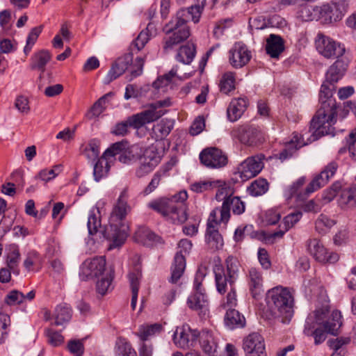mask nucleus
Returning <instances> with one entry per match:
<instances>
[{"label": "nucleus", "instance_id": "21", "mask_svg": "<svg viewBox=\"0 0 356 356\" xmlns=\"http://www.w3.org/2000/svg\"><path fill=\"white\" fill-rule=\"evenodd\" d=\"M234 131L237 133L236 136L241 143L244 145L253 146L262 142L261 133L256 127L245 126Z\"/></svg>", "mask_w": 356, "mask_h": 356}, {"label": "nucleus", "instance_id": "55", "mask_svg": "<svg viewBox=\"0 0 356 356\" xmlns=\"http://www.w3.org/2000/svg\"><path fill=\"white\" fill-rule=\"evenodd\" d=\"M100 142L97 139H92L83 149V154L90 161L96 160L99 155Z\"/></svg>", "mask_w": 356, "mask_h": 356}, {"label": "nucleus", "instance_id": "47", "mask_svg": "<svg viewBox=\"0 0 356 356\" xmlns=\"http://www.w3.org/2000/svg\"><path fill=\"white\" fill-rule=\"evenodd\" d=\"M162 330V326L159 323L152 325H141L137 332V336L143 341H146L149 337L159 333Z\"/></svg>", "mask_w": 356, "mask_h": 356}, {"label": "nucleus", "instance_id": "35", "mask_svg": "<svg viewBox=\"0 0 356 356\" xmlns=\"http://www.w3.org/2000/svg\"><path fill=\"white\" fill-rule=\"evenodd\" d=\"M245 323V318L237 310L228 309L225 316V323L230 329L243 327Z\"/></svg>", "mask_w": 356, "mask_h": 356}, {"label": "nucleus", "instance_id": "41", "mask_svg": "<svg viewBox=\"0 0 356 356\" xmlns=\"http://www.w3.org/2000/svg\"><path fill=\"white\" fill-rule=\"evenodd\" d=\"M153 25L149 24L147 28L139 33L136 40L131 43V49L134 52L140 51L147 44L150 38V30L152 29Z\"/></svg>", "mask_w": 356, "mask_h": 356}, {"label": "nucleus", "instance_id": "52", "mask_svg": "<svg viewBox=\"0 0 356 356\" xmlns=\"http://www.w3.org/2000/svg\"><path fill=\"white\" fill-rule=\"evenodd\" d=\"M63 166L60 164L55 165L51 169H42L35 176V179H39L45 183L52 180L57 177L62 171Z\"/></svg>", "mask_w": 356, "mask_h": 356}, {"label": "nucleus", "instance_id": "11", "mask_svg": "<svg viewBox=\"0 0 356 356\" xmlns=\"http://www.w3.org/2000/svg\"><path fill=\"white\" fill-rule=\"evenodd\" d=\"M200 332L191 329L189 325H184L178 327L174 334L173 341L175 344L180 348H188L193 346L199 337Z\"/></svg>", "mask_w": 356, "mask_h": 356}, {"label": "nucleus", "instance_id": "60", "mask_svg": "<svg viewBox=\"0 0 356 356\" xmlns=\"http://www.w3.org/2000/svg\"><path fill=\"white\" fill-rule=\"evenodd\" d=\"M350 342L349 337H338L335 339H329L327 342L328 346L333 351L345 352L346 346Z\"/></svg>", "mask_w": 356, "mask_h": 356}, {"label": "nucleus", "instance_id": "5", "mask_svg": "<svg viewBox=\"0 0 356 356\" xmlns=\"http://www.w3.org/2000/svg\"><path fill=\"white\" fill-rule=\"evenodd\" d=\"M317 51L325 58L334 59L341 57L345 53V47L332 38L319 33L315 39Z\"/></svg>", "mask_w": 356, "mask_h": 356}, {"label": "nucleus", "instance_id": "37", "mask_svg": "<svg viewBox=\"0 0 356 356\" xmlns=\"http://www.w3.org/2000/svg\"><path fill=\"white\" fill-rule=\"evenodd\" d=\"M51 58V54L47 50H41L34 54L32 58L31 68L38 70L42 72L45 70V66Z\"/></svg>", "mask_w": 356, "mask_h": 356}, {"label": "nucleus", "instance_id": "57", "mask_svg": "<svg viewBox=\"0 0 356 356\" xmlns=\"http://www.w3.org/2000/svg\"><path fill=\"white\" fill-rule=\"evenodd\" d=\"M100 277H102L101 279L97 281L96 284L97 291L101 295H105L111 289L113 276L111 272H106Z\"/></svg>", "mask_w": 356, "mask_h": 356}, {"label": "nucleus", "instance_id": "38", "mask_svg": "<svg viewBox=\"0 0 356 356\" xmlns=\"http://www.w3.org/2000/svg\"><path fill=\"white\" fill-rule=\"evenodd\" d=\"M306 143L302 140V136L297 133L293 134V138L289 142L287 149H284L280 154V159H286L289 156H291L293 152L305 145Z\"/></svg>", "mask_w": 356, "mask_h": 356}, {"label": "nucleus", "instance_id": "54", "mask_svg": "<svg viewBox=\"0 0 356 356\" xmlns=\"http://www.w3.org/2000/svg\"><path fill=\"white\" fill-rule=\"evenodd\" d=\"M248 190L252 196L262 195L268 190V183L264 179H258L251 184Z\"/></svg>", "mask_w": 356, "mask_h": 356}, {"label": "nucleus", "instance_id": "43", "mask_svg": "<svg viewBox=\"0 0 356 356\" xmlns=\"http://www.w3.org/2000/svg\"><path fill=\"white\" fill-rule=\"evenodd\" d=\"M195 55V47L192 43H188L180 47L177 55V59L184 64L192 62Z\"/></svg>", "mask_w": 356, "mask_h": 356}, {"label": "nucleus", "instance_id": "56", "mask_svg": "<svg viewBox=\"0 0 356 356\" xmlns=\"http://www.w3.org/2000/svg\"><path fill=\"white\" fill-rule=\"evenodd\" d=\"M214 273L217 291L220 293H225L227 283H229L228 275L224 273L220 267H216L214 270Z\"/></svg>", "mask_w": 356, "mask_h": 356}, {"label": "nucleus", "instance_id": "25", "mask_svg": "<svg viewBox=\"0 0 356 356\" xmlns=\"http://www.w3.org/2000/svg\"><path fill=\"white\" fill-rule=\"evenodd\" d=\"M248 286L251 295L257 298L264 293L263 277L261 273L255 268H251L248 273Z\"/></svg>", "mask_w": 356, "mask_h": 356}, {"label": "nucleus", "instance_id": "58", "mask_svg": "<svg viewBox=\"0 0 356 356\" xmlns=\"http://www.w3.org/2000/svg\"><path fill=\"white\" fill-rule=\"evenodd\" d=\"M168 169L162 168L158 170L153 176L152 180L144 190V193L148 195L153 192L159 185L162 178L168 176Z\"/></svg>", "mask_w": 356, "mask_h": 356}, {"label": "nucleus", "instance_id": "1", "mask_svg": "<svg viewBox=\"0 0 356 356\" xmlns=\"http://www.w3.org/2000/svg\"><path fill=\"white\" fill-rule=\"evenodd\" d=\"M197 4L188 8L179 10L176 17L165 25L164 31L166 34H172L164 39L163 50L168 52L179 43L186 40L190 35V30L187 22L191 19L197 23L201 17L202 11L206 0H196Z\"/></svg>", "mask_w": 356, "mask_h": 356}, {"label": "nucleus", "instance_id": "27", "mask_svg": "<svg viewBox=\"0 0 356 356\" xmlns=\"http://www.w3.org/2000/svg\"><path fill=\"white\" fill-rule=\"evenodd\" d=\"M266 53L272 58H278L284 50L283 39L277 35L270 34L266 39Z\"/></svg>", "mask_w": 356, "mask_h": 356}, {"label": "nucleus", "instance_id": "44", "mask_svg": "<svg viewBox=\"0 0 356 356\" xmlns=\"http://www.w3.org/2000/svg\"><path fill=\"white\" fill-rule=\"evenodd\" d=\"M342 325L341 314L339 311H333L331 318L323 323V327L325 330L332 334H336Z\"/></svg>", "mask_w": 356, "mask_h": 356}, {"label": "nucleus", "instance_id": "28", "mask_svg": "<svg viewBox=\"0 0 356 356\" xmlns=\"http://www.w3.org/2000/svg\"><path fill=\"white\" fill-rule=\"evenodd\" d=\"M248 105L245 98L233 99L227 108V118L231 122L236 121L243 113Z\"/></svg>", "mask_w": 356, "mask_h": 356}, {"label": "nucleus", "instance_id": "62", "mask_svg": "<svg viewBox=\"0 0 356 356\" xmlns=\"http://www.w3.org/2000/svg\"><path fill=\"white\" fill-rule=\"evenodd\" d=\"M341 185L339 182L334 183L329 188L322 194V200L325 203H328L334 200L338 192L341 190Z\"/></svg>", "mask_w": 356, "mask_h": 356}, {"label": "nucleus", "instance_id": "22", "mask_svg": "<svg viewBox=\"0 0 356 356\" xmlns=\"http://www.w3.org/2000/svg\"><path fill=\"white\" fill-rule=\"evenodd\" d=\"M160 114L150 111L148 107L144 111L128 118L129 127L139 129L147 124L153 122L159 118Z\"/></svg>", "mask_w": 356, "mask_h": 356}, {"label": "nucleus", "instance_id": "34", "mask_svg": "<svg viewBox=\"0 0 356 356\" xmlns=\"http://www.w3.org/2000/svg\"><path fill=\"white\" fill-rule=\"evenodd\" d=\"M302 217V213L300 211L292 213L288 216H286L282 223L280 225V227H282V229L277 232H275L273 233L270 236L272 238H282L284 233L288 231L290 228L294 226V225L298 222Z\"/></svg>", "mask_w": 356, "mask_h": 356}, {"label": "nucleus", "instance_id": "13", "mask_svg": "<svg viewBox=\"0 0 356 356\" xmlns=\"http://www.w3.org/2000/svg\"><path fill=\"white\" fill-rule=\"evenodd\" d=\"M194 286L195 292L188 298L187 305L191 309L205 314L209 310V301L197 276L195 277Z\"/></svg>", "mask_w": 356, "mask_h": 356}, {"label": "nucleus", "instance_id": "14", "mask_svg": "<svg viewBox=\"0 0 356 356\" xmlns=\"http://www.w3.org/2000/svg\"><path fill=\"white\" fill-rule=\"evenodd\" d=\"M339 165L337 161H332L330 162L319 175L316 176L313 180L307 186V191L303 194L305 196L307 194H311L315 191L319 189L321 187L325 185L330 178H332L336 173Z\"/></svg>", "mask_w": 356, "mask_h": 356}, {"label": "nucleus", "instance_id": "32", "mask_svg": "<svg viewBox=\"0 0 356 356\" xmlns=\"http://www.w3.org/2000/svg\"><path fill=\"white\" fill-rule=\"evenodd\" d=\"M346 67L347 63L343 60L337 58L328 69L325 80L334 84L343 76Z\"/></svg>", "mask_w": 356, "mask_h": 356}, {"label": "nucleus", "instance_id": "18", "mask_svg": "<svg viewBox=\"0 0 356 356\" xmlns=\"http://www.w3.org/2000/svg\"><path fill=\"white\" fill-rule=\"evenodd\" d=\"M229 63L235 68H241L250 60L252 55L247 47L241 43H236L229 51Z\"/></svg>", "mask_w": 356, "mask_h": 356}, {"label": "nucleus", "instance_id": "31", "mask_svg": "<svg viewBox=\"0 0 356 356\" xmlns=\"http://www.w3.org/2000/svg\"><path fill=\"white\" fill-rule=\"evenodd\" d=\"M305 183V178L300 177L296 181L293 183L291 186L286 188L284 191V195L287 199L293 197H296L297 202H302L307 197L309 194L305 196L303 194L306 192L307 188L305 191H302L300 189Z\"/></svg>", "mask_w": 356, "mask_h": 356}, {"label": "nucleus", "instance_id": "59", "mask_svg": "<svg viewBox=\"0 0 356 356\" xmlns=\"http://www.w3.org/2000/svg\"><path fill=\"white\" fill-rule=\"evenodd\" d=\"M42 30V26H39L33 28L27 37L26 39V43L24 48V52L25 54H29V52L31 51L33 45L35 44V42L37 41L40 34L41 33Z\"/></svg>", "mask_w": 356, "mask_h": 356}, {"label": "nucleus", "instance_id": "16", "mask_svg": "<svg viewBox=\"0 0 356 356\" xmlns=\"http://www.w3.org/2000/svg\"><path fill=\"white\" fill-rule=\"evenodd\" d=\"M200 159L204 165L211 168H219L227 163V157L220 149L215 147L207 148L202 151Z\"/></svg>", "mask_w": 356, "mask_h": 356}, {"label": "nucleus", "instance_id": "2", "mask_svg": "<svg viewBox=\"0 0 356 356\" xmlns=\"http://www.w3.org/2000/svg\"><path fill=\"white\" fill-rule=\"evenodd\" d=\"M334 84L326 80L321 86L320 101L321 106L311 122L310 130L316 137H321L331 132L332 125L336 122L335 103L332 99Z\"/></svg>", "mask_w": 356, "mask_h": 356}, {"label": "nucleus", "instance_id": "30", "mask_svg": "<svg viewBox=\"0 0 356 356\" xmlns=\"http://www.w3.org/2000/svg\"><path fill=\"white\" fill-rule=\"evenodd\" d=\"M325 316V312L323 310H316L314 313L309 315L306 319L304 332L305 334L310 336L320 327L322 324L323 319Z\"/></svg>", "mask_w": 356, "mask_h": 356}, {"label": "nucleus", "instance_id": "8", "mask_svg": "<svg viewBox=\"0 0 356 356\" xmlns=\"http://www.w3.org/2000/svg\"><path fill=\"white\" fill-rule=\"evenodd\" d=\"M178 247L179 250L175 254L174 262L171 267L170 282L172 283H176L182 276L186 268L185 254L191 250L192 243L188 239H181L178 244Z\"/></svg>", "mask_w": 356, "mask_h": 356}, {"label": "nucleus", "instance_id": "10", "mask_svg": "<svg viewBox=\"0 0 356 356\" xmlns=\"http://www.w3.org/2000/svg\"><path fill=\"white\" fill-rule=\"evenodd\" d=\"M262 156L249 157L237 167L236 174L245 181L257 176L264 168Z\"/></svg>", "mask_w": 356, "mask_h": 356}, {"label": "nucleus", "instance_id": "29", "mask_svg": "<svg viewBox=\"0 0 356 356\" xmlns=\"http://www.w3.org/2000/svg\"><path fill=\"white\" fill-rule=\"evenodd\" d=\"M173 127V120L163 119L153 126L152 136L156 140H163L170 134Z\"/></svg>", "mask_w": 356, "mask_h": 356}, {"label": "nucleus", "instance_id": "42", "mask_svg": "<svg viewBox=\"0 0 356 356\" xmlns=\"http://www.w3.org/2000/svg\"><path fill=\"white\" fill-rule=\"evenodd\" d=\"M220 91L225 95H229L235 89V75L232 72L224 73L219 83Z\"/></svg>", "mask_w": 356, "mask_h": 356}, {"label": "nucleus", "instance_id": "53", "mask_svg": "<svg viewBox=\"0 0 356 356\" xmlns=\"http://www.w3.org/2000/svg\"><path fill=\"white\" fill-rule=\"evenodd\" d=\"M140 279V271H137L136 273L131 274L129 275V282L131 289V306L133 310L136 309L138 293L139 289V280Z\"/></svg>", "mask_w": 356, "mask_h": 356}, {"label": "nucleus", "instance_id": "45", "mask_svg": "<svg viewBox=\"0 0 356 356\" xmlns=\"http://www.w3.org/2000/svg\"><path fill=\"white\" fill-rule=\"evenodd\" d=\"M113 95V93L111 92H108L101 97L97 101H96L88 113V118L92 119L93 118L99 116L106 108V103L108 97H112Z\"/></svg>", "mask_w": 356, "mask_h": 356}, {"label": "nucleus", "instance_id": "6", "mask_svg": "<svg viewBox=\"0 0 356 356\" xmlns=\"http://www.w3.org/2000/svg\"><path fill=\"white\" fill-rule=\"evenodd\" d=\"M106 273V260L104 257L86 259L80 266L79 277L81 280L99 278Z\"/></svg>", "mask_w": 356, "mask_h": 356}, {"label": "nucleus", "instance_id": "3", "mask_svg": "<svg viewBox=\"0 0 356 356\" xmlns=\"http://www.w3.org/2000/svg\"><path fill=\"white\" fill-rule=\"evenodd\" d=\"M128 199V189L125 188L120 193L110 214V231L106 232V239L111 241L110 249L120 247L127 239L129 226L126 218L131 211Z\"/></svg>", "mask_w": 356, "mask_h": 356}, {"label": "nucleus", "instance_id": "24", "mask_svg": "<svg viewBox=\"0 0 356 356\" xmlns=\"http://www.w3.org/2000/svg\"><path fill=\"white\" fill-rule=\"evenodd\" d=\"M200 343L203 351L209 356H220V351L212 333L207 330L200 332Z\"/></svg>", "mask_w": 356, "mask_h": 356}, {"label": "nucleus", "instance_id": "19", "mask_svg": "<svg viewBox=\"0 0 356 356\" xmlns=\"http://www.w3.org/2000/svg\"><path fill=\"white\" fill-rule=\"evenodd\" d=\"M133 61V54H127L122 57L118 58L112 65L111 68L108 71L104 83H110L122 75Z\"/></svg>", "mask_w": 356, "mask_h": 356}, {"label": "nucleus", "instance_id": "12", "mask_svg": "<svg viewBox=\"0 0 356 356\" xmlns=\"http://www.w3.org/2000/svg\"><path fill=\"white\" fill-rule=\"evenodd\" d=\"M307 248L309 254L318 262L335 263L339 259L336 253L329 254L327 249L318 238L309 239L307 242Z\"/></svg>", "mask_w": 356, "mask_h": 356}, {"label": "nucleus", "instance_id": "20", "mask_svg": "<svg viewBox=\"0 0 356 356\" xmlns=\"http://www.w3.org/2000/svg\"><path fill=\"white\" fill-rule=\"evenodd\" d=\"M140 159V165L136 171V175L139 178L150 173L160 162L159 156L149 149H147Z\"/></svg>", "mask_w": 356, "mask_h": 356}, {"label": "nucleus", "instance_id": "48", "mask_svg": "<svg viewBox=\"0 0 356 356\" xmlns=\"http://www.w3.org/2000/svg\"><path fill=\"white\" fill-rule=\"evenodd\" d=\"M227 275L229 286L233 285L238 277L239 263L236 258L229 256L226 259Z\"/></svg>", "mask_w": 356, "mask_h": 356}, {"label": "nucleus", "instance_id": "46", "mask_svg": "<svg viewBox=\"0 0 356 356\" xmlns=\"http://www.w3.org/2000/svg\"><path fill=\"white\" fill-rule=\"evenodd\" d=\"M20 259V253L18 248L16 245H11L10 252L7 254L6 264L8 268L11 270L13 273L19 274L17 266Z\"/></svg>", "mask_w": 356, "mask_h": 356}, {"label": "nucleus", "instance_id": "15", "mask_svg": "<svg viewBox=\"0 0 356 356\" xmlns=\"http://www.w3.org/2000/svg\"><path fill=\"white\" fill-rule=\"evenodd\" d=\"M243 348L246 356H267L264 339L257 332L251 333L244 338Z\"/></svg>", "mask_w": 356, "mask_h": 356}, {"label": "nucleus", "instance_id": "63", "mask_svg": "<svg viewBox=\"0 0 356 356\" xmlns=\"http://www.w3.org/2000/svg\"><path fill=\"white\" fill-rule=\"evenodd\" d=\"M334 225V221L324 215H321L315 223L316 229L319 232H324L325 228H330Z\"/></svg>", "mask_w": 356, "mask_h": 356}, {"label": "nucleus", "instance_id": "51", "mask_svg": "<svg viewBox=\"0 0 356 356\" xmlns=\"http://www.w3.org/2000/svg\"><path fill=\"white\" fill-rule=\"evenodd\" d=\"M222 186V181H204L195 182L191 185V189L195 193H202Z\"/></svg>", "mask_w": 356, "mask_h": 356}, {"label": "nucleus", "instance_id": "23", "mask_svg": "<svg viewBox=\"0 0 356 356\" xmlns=\"http://www.w3.org/2000/svg\"><path fill=\"white\" fill-rule=\"evenodd\" d=\"M87 226L90 235L99 234L100 237L106 239V232L110 231V225L106 229L102 227L100 212L97 207H92L90 211L88 218Z\"/></svg>", "mask_w": 356, "mask_h": 356}, {"label": "nucleus", "instance_id": "50", "mask_svg": "<svg viewBox=\"0 0 356 356\" xmlns=\"http://www.w3.org/2000/svg\"><path fill=\"white\" fill-rule=\"evenodd\" d=\"M148 207L166 218L169 209H172V197L170 200L160 199L148 204Z\"/></svg>", "mask_w": 356, "mask_h": 356}, {"label": "nucleus", "instance_id": "17", "mask_svg": "<svg viewBox=\"0 0 356 356\" xmlns=\"http://www.w3.org/2000/svg\"><path fill=\"white\" fill-rule=\"evenodd\" d=\"M134 147H127V142H118L113 144L104 152V156H115L118 154V160L123 163H129L136 160Z\"/></svg>", "mask_w": 356, "mask_h": 356}, {"label": "nucleus", "instance_id": "61", "mask_svg": "<svg viewBox=\"0 0 356 356\" xmlns=\"http://www.w3.org/2000/svg\"><path fill=\"white\" fill-rule=\"evenodd\" d=\"M176 75V71L174 69L171 70L168 74L158 77V79L153 83V87L155 89L164 88L167 87L172 81V79Z\"/></svg>", "mask_w": 356, "mask_h": 356}, {"label": "nucleus", "instance_id": "7", "mask_svg": "<svg viewBox=\"0 0 356 356\" xmlns=\"http://www.w3.org/2000/svg\"><path fill=\"white\" fill-rule=\"evenodd\" d=\"M235 215H241L245 211V203L238 197L227 198L221 208H216L211 212V218L216 221V216L220 215L219 222L227 223L230 218V209Z\"/></svg>", "mask_w": 356, "mask_h": 356}, {"label": "nucleus", "instance_id": "64", "mask_svg": "<svg viewBox=\"0 0 356 356\" xmlns=\"http://www.w3.org/2000/svg\"><path fill=\"white\" fill-rule=\"evenodd\" d=\"M154 234L145 227H140L136 232V239L141 243H145L146 241H154Z\"/></svg>", "mask_w": 356, "mask_h": 356}, {"label": "nucleus", "instance_id": "40", "mask_svg": "<svg viewBox=\"0 0 356 356\" xmlns=\"http://www.w3.org/2000/svg\"><path fill=\"white\" fill-rule=\"evenodd\" d=\"M54 316L55 325H61L70 320L72 317L71 309L66 303L60 304L56 307Z\"/></svg>", "mask_w": 356, "mask_h": 356}, {"label": "nucleus", "instance_id": "9", "mask_svg": "<svg viewBox=\"0 0 356 356\" xmlns=\"http://www.w3.org/2000/svg\"><path fill=\"white\" fill-rule=\"evenodd\" d=\"M188 198V194L186 191H180L179 193L172 197V209H169L167 214V219L173 223H183L188 218L187 208L184 202Z\"/></svg>", "mask_w": 356, "mask_h": 356}, {"label": "nucleus", "instance_id": "49", "mask_svg": "<svg viewBox=\"0 0 356 356\" xmlns=\"http://www.w3.org/2000/svg\"><path fill=\"white\" fill-rule=\"evenodd\" d=\"M319 7L321 17H324L325 20L329 19L331 22H336L341 19V16L336 10L332 2L330 3L323 4Z\"/></svg>", "mask_w": 356, "mask_h": 356}, {"label": "nucleus", "instance_id": "33", "mask_svg": "<svg viewBox=\"0 0 356 356\" xmlns=\"http://www.w3.org/2000/svg\"><path fill=\"white\" fill-rule=\"evenodd\" d=\"M338 203L343 209L356 207V186L342 190Z\"/></svg>", "mask_w": 356, "mask_h": 356}, {"label": "nucleus", "instance_id": "26", "mask_svg": "<svg viewBox=\"0 0 356 356\" xmlns=\"http://www.w3.org/2000/svg\"><path fill=\"white\" fill-rule=\"evenodd\" d=\"M218 222V220L217 217L216 221H214L211 218V215L209 216L206 235V239L210 248L215 250L221 248L223 245L222 238L218 231L216 229Z\"/></svg>", "mask_w": 356, "mask_h": 356}, {"label": "nucleus", "instance_id": "39", "mask_svg": "<svg viewBox=\"0 0 356 356\" xmlns=\"http://www.w3.org/2000/svg\"><path fill=\"white\" fill-rule=\"evenodd\" d=\"M110 156H104V153L97 161L94 166L93 175L95 180L99 181L101 179L107 176L110 170V165L107 160Z\"/></svg>", "mask_w": 356, "mask_h": 356}, {"label": "nucleus", "instance_id": "36", "mask_svg": "<svg viewBox=\"0 0 356 356\" xmlns=\"http://www.w3.org/2000/svg\"><path fill=\"white\" fill-rule=\"evenodd\" d=\"M298 17L304 22L318 20L321 18L320 7L310 5L303 6L298 12Z\"/></svg>", "mask_w": 356, "mask_h": 356}, {"label": "nucleus", "instance_id": "4", "mask_svg": "<svg viewBox=\"0 0 356 356\" xmlns=\"http://www.w3.org/2000/svg\"><path fill=\"white\" fill-rule=\"evenodd\" d=\"M267 302L275 317L283 316L282 323L289 321L293 316V297L289 289L275 287L267 293Z\"/></svg>", "mask_w": 356, "mask_h": 356}]
</instances>
